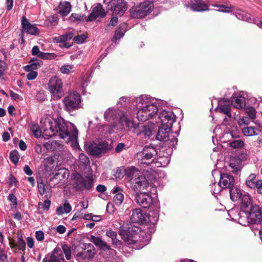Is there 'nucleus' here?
Returning <instances> with one entry per match:
<instances>
[{
  "label": "nucleus",
  "instance_id": "nucleus-53",
  "mask_svg": "<svg viewBox=\"0 0 262 262\" xmlns=\"http://www.w3.org/2000/svg\"><path fill=\"white\" fill-rule=\"evenodd\" d=\"M86 38V36L84 34L78 35L74 37V40L77 43H82Z\"/></svg>",
  "mask_w": 262,
  "mask_h": 262
},
{
  "label": "nucleus",
  "instance_id": "nucleus-37",
  "mask_svg": "<svg viewBox=\"0 0 262 262\" xmlns=\"http://www.w3.org/2000/svg\"><path fill=\"white\" fill-rule=\"evenodd\" d=\"M92 242L97 246L99 247L100 249L105 250L110 249L109 246L102 241L100 238L98 237H95L92 236Z\"/></svg>",
  "mask_w": 262,
  "mask_h": 262
},
{
  "label": "nucleus",
  "instance_id": "nucleus-22",
  "mask_svg": "<svg viewBox=\"0 0 262 262\" xmlns=\"http://www.w3.org/2000/svg\"><path fill=\"white\" fill-rule=\"evenodd\" d=\"M136 103L138 108H142L143 106H147L155 101L159 102V100L155 99L154 98L147 95H141L136 98Z\"/></svg>",
  "mask_w": 262,
  "mask_h": 262
},
{
  "label": "nucleus",
  "instance_id": "nucleus-11",
  "mask_svg": "<svg viewBox=\"0 0 262 262\" xmlns=\"http://www.w3.org/2000/svg\"><path fill=\"white\" fill-rule=\"evenodd\" d=\"M238 215L239 216L237 219L238 222L243 226H246L249 223L262 225V214L259 213L258 214L252 213L248 216L247 213L245 211H243L240 212Z\"/></svg>",
  "mask_w": 262,
  "mask_h": 262
},
{
  "label": "nucleus",
  "instance_id": "nucleus-40",
  "mask_svg": "<svg viewBox=\"0 0 262 262\" xmlns=\"http://www.w3.org/2000/svg\"><path fill=\"white\" fill-rule=\"evenodd\" d=\"M140 174L138 169L134 167H128L125 170V175L132 178L131 179L138 177Z\"/></svg>",
  "mask_w": 262,
  "mask_h": 262
},
{
  "label": "nucleus",
  "instance_id": "nucleus-39",
  "mask_svg": "<svg viewBox=\"0 0 262 262\" xmlns=\"http://www.w3.org/2000/svg\"><path fill=\"white\" fill-rule=\"evenodd\" d=\"M243 194L241 190L237 188L233 187L230 189V198L234 202L239 200Z\"/></svg>",
  "mask_w": 262,
  "mask_h": 262
},
{
  "label": "nucleus",
  "instance_id": "nucleus-57",
  "mask_svg": "<svg viewBox=\"0 0 262 262\" xmlns=\"http://www.w3.org/2000/svg\"><path fill=\"white\" fill-rule=\"evenodd\" d=\"M28 72L29 73L27 75V78L28 80H32L35 79L36 78L37 76V72L32 70Z\"/></svg>",
  "mask_w": 262,
  "mask_h": 262
},
{
  "label": "nucleus",
  "instance_id": "nucleus-60",
  "mask_svg": "<svg viewBox=\"0 0 262 262\" xmlns=\"http://www.w3.org/2000/svg\"><path fill=\"white\" fill-rule=\"evenodd\" d=\"M38 187L40 194L42 195L43 194H45L46 191L45 186L44 184L42 183H40L39 184H38Z\"/></svg>",
  "mask_w": 262,
  "mask_h": 262
},
{
  "label": "nucleus",
  "instance_id": "nucleus-2",
  "mask_svg": "<svg viewBox=\"0 0 262 262\" xmlns=\"http://www.w3.org/2000/svg\"><path fill=\"white\" fill-rule=\"evenodd\" d=\"M44 130H50L52 135L58 134L60 138L66 142H71L74 148L78 146L77 141L78 130L74 125L66 121L62 118L58 117L56 119L46 118L44 120Z\"/></svg>",
  "mask_w": 262,
  "mask_h": 262
},
{
  "label": "nucleus",
  "instance_id": "nucleus-43",
  "mask_svg": "<svg viewBox=\"0 0 262 262\" xmlns=\"http://www.w3.org/2000/svg\"><path fill=\"white\" fill-rule=\"evenodd\" d=\"M79 161L80 165L85 167H86L90 163L89 158L83 153L79 154Z\"/></svg>",
  "mask_w": 262,
  "mask_h": 262
},
{
  "label": "nucleus",
  "instance_id": "nucleus-34",
  "mask_svg": "<svg viewBox=\"0 0 262 262\" xmlns=\"http://www.w3.org/2000/svg\"><path fill=\"white\" fill-rule=\"evenodd\" d=\"M71 6L68 2H61L59 5V13L62 16H67L71 11Z\"/></svg>",
  "mask_w": 262,
  "mask_h": 262
},
{
  "label": "nucleus",
  "instance_id": "nucleus-21",
  "mask_svg": "<svg viewBox=\"0 0 262 262\" xmlns=\"http://www.w3.org/2000/svg\"><path fill=\"white\" fill-rule=\"evenodd\" d=\"M222 188H232L234 183V179L232 176L228 173H222L219 182Z\"/></svg>",
  "mask_w": 262,
  "mask_h": 262
},
{
  "label": "nucleus",
  "instance_id": "nucleus-59",
  "mask_svg": "<svg viewBox=\"0 0 262 262\" xmlns=\"http://www.w3.org/2000/svg\"><path fill=\"white\" fill-rule=\"evenodd\" d=\"M35 237L38 241L43 240L45 236L44 233L42 231H37L35 233Z\"/></svg>",
  "mask_w": 262,
  "mask_h": 262
},
{
  "label": "nucleus",
  "instance_id": "nucleus-54",
  "mask_svg": "<svg viewBox=\"0 0 262 262\" xmlns=\"http://www.w3.org/2000/svg\"><path fill=\"white\" fill-rule=\"evenodd\" d=\"M72 69L73 66L72 65H64L60 68V71L63 74H68Z\"/></svg>",
  "mask_w": 262,
  "mask_h": 262
},
{
  "label": "nucleus",
  "instance_id": "nucleus-52",
  "mask_svg": "<svg viewBox=\"0 0 262 262\" xmlns=\"http://www.w3.org/2000/svg\"><path fill=\"white\" fill-rule=\"evenodd\" d=\"M39 206L42 207L44 210H48L49 209L51 205V201L49 199L45 200L43 203L39 202L38 203Z\"/></svg>",
  "mask_w": 262,
  "mask_h": 262
},
{
  "label": "nucleus",
  "instance_id": "nucleus-35",
  "mask_svg": "<svg viewBox=\"0 0 262 262\" xmlns=\"http://www.w3.org/2000/svg\"><path fill=\"white\" fill-rule=\"evenodd\" d=\"M242 133L245 136H253L258 135L260 133V130L255 127L248 126L242 129Z\"/></svg>",
  "mask_w": 262,
  "mask_h": 262
},
{
  "label": "nucleus",
  "instance_id": "nucleus-62",
  "mask_svg": "<svg viewBox=\"0 0 262 262\" xmlns=\"http://www.w3.org/2000/svg\"><path fill=\"white\" fill-rule=\"evenodd\" d=\"M9 200L13 203L14 205H17V199L16 197L12 193H11L8 196Z\"/></svg>",
  "mask_w": 262,
  "mask_h": 262
},
{
  "label": "nucleus",
  "instance_id": "nucleus-50",
  "mask_svg": "<svg viewBox=\"0 0 262 262\" xmlns=\"http://www.w3.org/2000/svg\"><path fill=\"white\" fill-rule=\"evenodd\" d=\"M237 123L239 125L242 126L245 125H248L250 123V118L247 116H243L237 119Z\"/></svg>",
  "mask_w": 262,
  "mask_h": 262
},
{
  "label": "nucleus",
  "instance_id": "nucleus-31",
  "mask_svg": "<svg viewBox=\"0 0 262 262\" xmlns=\"http://www.w3.org/2000/svg\"><path fill=\"white\" fill-rule=\"evenodd\" d=\"M42 63V62L41 60H38L36 58H32L29 62V64L24 67V70L26 72H29L32 70H34L37 69L41 67Z\"/></svg>",
  "mask_w": 262,
  "mask_h": 262
},
{
  "label": "nucleus",
  "instance_id": "nucleus-1",
  "mask_svg": "<svg viewBox=\"0 0 262 262\" xmlns=\"http://www.w3.org/2000/svg\"><path fill=\"white\" fill-rule=\"evenodd\" d=\"M104 117L108 122L113 121L112 128H110L108 125L104 126V129L107 130L109 134L114 132L113 128L117 126V123L121 124L122 126L125 125L128 130H132L138 136L143 135L145 136L149 137L152 135L155 128V124L150 121L146 124L136 123L134 121L128 119L121 111L114 108H109L106 110L104 114Z\"/></svg>",
  "mask_w": 262,
  "mask_h": 262
},
{
  "label": "nucleus",
  "instance_id": "nucleus-18",
  "mask_svg": "<svg viewBox=\"0 0 262 262\" xmlns=\"http://www.w3.org/2000/svg\"><path fill=\"white\" fill-rule=\"evenodd\" d=\"M147 215L139 208L135 209L132 211L130 215V221L134 223L141 224L146 220Z\"/></svg>",
  "mask_w": 262,
  "mask_h": 262
},
{
  "label": "nucleus",
  "instance_id": "nucleus-17",
  "mask_svg": "<svg viewBox=\"0 0 262 262\" xmlns=\"http://www.w3.org/2000/svg\"><path fill=\"white\" fill-rule=\"evenodd\" d=\"M108 149V145L104 142L99 144L91 143L88 147L89 152L93 156H98Z\"/></svg>",
  "mask_w": 262,
  "mask_h": 262
},
{
  "label": "nucleus",
  "instance_id": "nucleus-46",
  "mask_svg": "<svg viewBox=\"0 0 262 262\" xmlns=\"http://www.w3.org/2000/svg\"><path fill=\"white\" fill-rule=\"evenodd\" d=\"M61 251H62V255H63V253L64 254L65 256L67 259H70L71 256V251L67 245H64L62 246V249L59 248Z\"/></svg>",
  "mask_w": 262,
  "mask_h": 262
},
{
  "label": "nucleus",
  "instance_id": "nucleus-44",
  "mask_svg": "<svg viewBox=\"0 0 262 262\" xmlns=\"http://www.w3.org/2000/svg\"><path fill=\"white\" fill-rule=\"evenodd\" d=\"M17 249L23 251L26 249V243L23 238L22 235H19L17 238Z\"/></svg>",
  "mask_w": 262,
  "mask_h": 262
},
{
  "label": "nucleus",
  "instance_id": "nucleus-8",
  "mask_svg": "<svg viewBox=\"0 0 262 262\" xmlns=\"http://www.w3.org/2000/svg\"><path fill=\"white\" fill-rule=\"evenodd\" d=\"M157 154L158 152L154 147L145 146L141 152L137 154V158L141 164L154 165Z\"/></svg>",
  "mask_w": 262,
  "mask_h": 262
},
{
  "label": "nucleus",
  "instance_id": "nucleus-14",
  "mask_svg": "<svg viewBox=\"0 0 262 262\" xmlns=\"http://www.w3.org/2000/svg\"><path fill=\"white\" fill-rule=\"evenodd\" d=\"M125 0H112L108 6L114 15H122L126 10Z\"/></svg>",
  "mask_w": 262,
  "mask_h": 262
},
{
  "label": "nucleus",
  "instance_id": "nucleus-15",
  "mask_svg": "<svg viewBox=\"0 0 262 262\" xmlns=\"http://www.w3.org/2000/svg\"><path fill=\"white\" fill-rule=\"evenodd\" d=\"M216 111L227 116L224 119L223 123L226 125V123L232 117L231 113V105L229 102L221 100L219 101Z\"/></svg>",
  "mask_w": 262,
  "mask_h": 262
},
{
  "label": "nucleus",
  "instance_id": "nucleus-19",
  "mask_svg": "<svg viewBox=\"0 0 262 262\" xmlns=\"http://www.w3.org/2000/svg\"><path fill=\"white\" fill-rule=\"evenodd\" d=\"M95 248L91 244H86L84 249L78 254V256L83 260L88 261L93 258L95 255Z\"/></svg>",
  "mask_w": 262,
  "mask_h": 262
},
{
  "label": "nucleus",
  "instance_id": "nucleus-48",
  "mask_svg": "<svg viewBox=\"0 0 262 262\" xmlns=\"http://www.w3.org/2000/svg\"><path fill=\"white\" fill-rule=\"evenodd\" d=\"M10 159L14 164H17L19 160L18 152L15 150L11 151L10 153Z\"/></svg>",
  "mask_w": 262,
  "mask_h": 262
},
{
  "label": "nucleus",
  "instance_id": "nucleus-42",
  "mask_svg": "<svg viewBox=\"0 0 262 262\" xmlns=\"http://www.w3.org/2000/svg\"><path fill=\"white\" fill-rule=\"evenodd\" d=\"M106 235L111 238L113 244L120 245V242L116 238L117 233L116 232L108 230L106 232Z\"/></svg>",
  "mask_w": 262,
  "mask_h": 262
},
{
  "label": "nucleus",
  "instance_id": "nucleus-47",
  "mask_svg": "<svg viewBox=\"0 0 262 262\" xmlns=\"http://www.w3.org/2000/svg\"><path fill=\"white\" fill-rule=\"evenodd\" d=\"M236 17L239 19H242L245 21H250L251 19V15L245 12H241L236 15Z\"/></svg>",
  "mask_w": 262,
  "mask_h": 262
},
{
  "label": "nucleus",
  "instance_id": "nucleus-6",
  "mask_svg": "<svg viewBox=\"0 0 262 262\" xmlns=\"http://www.w3.org/2000/svg\"><path fill=\"white\" fill-rule=\"evenodd\" d=\"M160 103H162V101L161 100H159V102L155 101L147 106H143L142 108L138 110L137 113V118L138 120L145 121L156 116L160 110Z\"/></svg>",
  "mask_w": 262,
  "mask_h": 262
},
{
  "label": "nucleus",
  "instance_id": "nucleus-49",
  "mask_svg": "<svg viewBox=\"0 0 262 262\" xmlns=\"http://www.w3.org/2000/svg\"><path fill=\"white\" fill-rule=\"evenodd\" d=\"M246 112V113L248 114L250 119H255L256 112L254 107H249L247 108Z\"/></svg>",
  "mask_w": 262,
  "mask_h": 262
},
{
  "label": "nucleus",
  "instance_id": "nucleus-41",
  "mask_svg": "<svg viewBox=\"0 0 262 262\" xmlns=\"http://www.w3.org/2000/svg\"><path fill=\"white\" fill-rule=\"evenodd\" d=\"M30 129L32 131L34 136L36 138H39L41 136V131L39 126L37 124H32L30 126Z\"/></svg>",
  "mask_w": 262,
  "mask_h": 262
},
{
  "label": "nucleus",
  "instance_id": "nucleus-20",
  "mask_svg": "<svg viewBox=\"0 0 262 262\" xmlns=\"http://www.w3.org/2000/svg\"><path fill=\"white\" fill-rule=\"evenodd\" d=\"M105 15V12L102 6L100 4H97L92 9V12L89 15L86 19V21H92L98 17H103Z\"/></svg>",
  "mask_w": 262,
  "mask_h": 262
},
{
  "label": "nucleus",
  "instance_id": "nucleus-3",
  "mask_svg": "<svg viewBox=\"0 0 262 262\" xmlns=\"http://www.w3.org/2000/svg\"><path fill=\"white\" fill-rule=\"evenodd\" d=\"M131 181L135 190L140 191L146 190L152 193L156 192V178L153 176H150L147 180L145 176L140 174L138 177L131 179Z\"/></svg>",
  "mask_w": 262,
  "mask_h": 262
},
{
  "label": "nucleus",
  "instance_id": "nucleus-30",
  "mask_svg": "<svg viewBox=\"0 0 262 262\" xmlns=\"http://www.w3.org/2000/svg\"><path fill=\"white\" fill-rule=\"evenodd\" d=\"M229 166L232 172L236 173L241 169V160L237 157H232L230 160Z\"/></svg>",
  "mask_w": 262,
  "mask_h": 262
},
{
  "label": "nucleus",
  "instance_id": "nucleus-10",
  "mask_svg": "<svg viewBox=\"0 0 262 262\" xmlns=\"http://www.w3.org/2000/svg\"><path fill=\"white\" fill-rule=\"evenodd\" d=\"M63 103L65 109L69 112L77 109L80 106V96L75 91L70 92L63 98Z\"/></svg>",
  "mask_w": 262,
  "mask_h": 262
},
{
  "label": "nucleus",
  "instance_id": "nucleus-4",
  "mask_svg": "<svg viewBox=\"0 0 262 262\" xmlns=\"http://www.w3.org/2000/svg\"><path fill=\"white\" fill-rule=\"evenodd\" d=\"M240 137L239 132L235 126L227 127L226 132L223 136L224 142H227L229 146L232 148H239L243 147L245 143L244 141L238 139Z\"/></svg>",
  "mask_w": 262,
  "mask_h": 262
},
{
  "label": "nucleus",
  "instance_id": "nucleus-64",
  "mask_svg": "<svg viewBox=\"0 0 262 262\" xmlns=\"http://www.w3.org/2000/svg\"><path fill=\"white\" fill-rule=\"evenodd\" d=\"M66 228L63 225H59L57 227L56 231L60 234H63L66 232Z\"/></svg>",
  "mask_w": 262,
  "mask_h": 262
},
{
  "label": "nucleus",
  "instance_id": "nucleus-12",
  "mask_svg": "<svg viewBox=\"0 0 262 262\" xmlns=\"http://www.w3.org/2000/svg\"><path fill=\"white\" fill-rule=\"evenodd\" d=\"M159 121L158 123H161V125L171 126L175 121V115L172 112L162 110L160 108L158 115Z\"/></svg>",
  "mask_w": 262,
  "mask_h": 262
},
{
  "label": "nucleus",
  "instance_id": "nucleus-7",
  "mask_svg": "<svg viewBox=\"0 0 262 262\" xmlns=\"http://www.w3.org/2000/svg\"><path fill=\"white\" fill-rule=\"evenodd\" d=\"M72 186L77 191L90 190L94 186L93 179L91 177H83L76 173L73 175Z\"/></svg>",
  "mask_w": 262,
  "mask_h": 262
},
{
  "label": "nucleus",
  "instance_id": "nucleus-32",
  "mask_svg": "<svg viewBox=\"0 0 262 262\" xmlns=\"http://www.w3.org/2000/svg\"><path fill=\"white\" fill-rule=\"evenodd\" d=\"M61 252L59 248H55L49 260V262H64L63 255H62Z\"/></svg>",
  "mask_w": 262,
  "mask_h": 262
},
{
  "label": "nucleus",
  "instance_id": "nucleus-23",
  "mask_svg": "<svg viewBox=\"0 0 262 262\" xmlns=\"http://www.w3.org/2000/svg\"><path fill=\"white\" fill-rule=\"evenodd\" d=\"M171 126L161 125L156 136L158 140L166 142L169 139V135L171 129Z\"/></svg>",
  "mask_w": 262,
  "mask_h": 262
},
{
  "label": "nucleus",
  "instance_id": "nucleus-55",
  "mask_svg": "<svg viewBox=\"0 0 262 262\" xmlns=\"http://www.w3.org/2000/svg\"><path fill=\"white\" fill-rule=\"evenodd\" d=\"M70 21L75 22L83 20V16L78 14H72L69 18Z\"/></svg>",
  "mask_w": 262,
  "mask_h": 262
},
{
  "label": "nucleus",
  "instance_id": "nucleus-58",
  "mask_svg": "<svg viewBox=\"0 0 262 262\" xmlns=\"http://www.w3.org/2000/svg\"><path fill=\"white\" fill-rule=\"evenodd\" d=\"M221 188L222 186H220L219 185V183L217 184V185H215L214 184L213 186H212L211 189L212 191V194L214 195L215 194H217L221 191Z\"/></svg>",
  "mask_w": 262,
  "mask_h": 262
},
{
  "label": "nucleus",
  "instance_id": "nucleus-13",
  "mask_svg": "<svg viewBox=\"0 0 262 262\" xmlns=\"http://www.w3.org/2000/svg\"><path fill=\"white\" fill-rule=\"evenodd\" d=\"M139 229L135 227H129L127 231L120 230V235L122 238L128 244H133L137 241L138 235V230Z\"/></svg>",
  "mask_w": 262,
  "mask_h": 262
},
{
  "label": "nucleus",
  "instance_id": "nucleus-51",
  "mask_svg": "<svg viewBox=\"0 0 262 262\" xmlns=\"http://www.w3.org/2000/svg\"><path fill=\"white\" fill-rule=\"evenodd\" d=\"M258 179H256V175L254 173L250 174L248 177L246 184L247 186L250 188V183L252 182L254 184H255V181H257Z\"/></svg>",
  "mask_w": 262,
  "mask_h": 262
},
{
  "label": "nucleus",
  "instance_id": "nucleus-26",
  "mask_svg": "<svg viewBox=\"0 0 262 262\" xmlns=\"http://www.w3.org/2000/svg\"><path fill=\"white\" fill-rule=\"evenodd\" d=\"M74 34L71 32H66V33L55 37L53 38V42L55 43L60 42L63 43V46L67 48H69L70 45H68L66 42L69 40H70L73 37Z\"/></svg>",
  "mask_w": 262,
  "mask_h": 262
},
{
  "label": "nucleus",
  "instance_id": "nucleus-29",
  "mask_svg": "<svg viewBox=\"0 0 262 262\" xmlns=\"http://www.w3.org/2000/svg\"><path fill=\"white\" fill-rule=\"evenodd\" d=\"M122 189L119 186H116L113 191V193L115 194L113 198L114 203L117 205H120L124 200V195L122 193Z\"/></svg>",
  "mask_w": 262,
  "mask_h": 262
},
{
  "label": "nucleus",
  "instance_id": "nucleus-5",
  "mask_svg": "<svg viewBox=\"0 0 262 262\" xmlns=\"http://www.w3.org/2000/svg\"><path fill=\"white\" fill-rule=\"evenodd\" d=\"M154 8L152 1H145L132 7L129 10L130 14L134 18H143L151 13Z\"/></svg>",
  "mask_w": 262,
  "mask_h": 262
},
{
  "label": "nucleus",
  "instance_id": "nucleus-63",
  "mask_svg": "<svg viewBox=\"0 0 262 262\" xmlns=\"http://www.w3.org/2000/svg\"><path fill=\"white\" fill-rule=\"evenodd\" d=\"M60 173L62 174V177L63 178H65L66 177H68L69 174V172L67 170H65L64 169H60L59 170V172H58L57 174H59Z\"/></svg>",
  "mask_w": 262,
  "mask_h": 262
},
{
  "label": "nucleus",
  "instance_id": "nucleus-61",
  "mask_svg": "<svg viewBox=\"0 0 262 262\" xmlns=\"http://www.w3.org/2000/svg\"><path fill=\"white\" fill-rule=\"evenodd\" d=\"M125 145L124 143H120L118 144L115 148V151L117 152H121L125 147Z\"/></svg>",
  "mask_w": 262,
  "mask_h": 262
},
{
  "label": "nucleus",
  "instance_id": "nucleus-45",
  "mask_svg": "<svg viewBox=\"0 0 262 262\" xmlns=\"http://www.w3.org/2000/svg\"><path fill=\"white\" fill-rule=\"evenodd\" d=\"M250 185H251L250 188L256 189L258 193L262 194V180H258L255 181V184L251 182Z\"/></svg>",
  "mask_w": 262,
  "mask_h": 262
},
{
  "label": "nucleus",
  "instance_id": "nucleus-28",
  "mask_svg": "<svg viewBox=\"0 0 262 262\" xmlns=\"http://www.w3.org/2000/svg\"><path fill=\"white\" fill-rule=\"evenodd\" d=\"M126 24L123 23L120 24L116 29L115 34L112 38V41L117 42V40H119L124 36L126 29Z\"/></svg>",
  "mask_w": 262,
  "mask_h": 262
},
{
  "label": "nucleus",
  "instance_id": "nucleus-56",
  "mask_svg": "<svg viewBox=\"0 0 262 262\" xmlns=\"http://www.w3.org/2000/svg\"><path fill=\"white\" fill-rule=\"evenodd\" d=\"M219 7V11L223 12H229L233 10L232 6H226L224 5H220L218 6Z\"/></svg>",
  "mask_w": 262,
  "mask_h": 262
},
{
  "label": "nucleus",
  "instance_id": "nucleus-33",
  "mask_svg": "<svg viewBox=\"0 0 262 262\" xmlns=\"http://www.w3.org/2000/svg\"><path fill=\"white\" fill-rule=\"evenodd\" d=\"M170 162V158L168 156H161L156 158L154 161V165L152 166L160 167H165L168 165Z\"/></svg>",
  "mask_w": 262,
  "mask_h": 262
},
{
  "label": "nucleus",
  "instance_id": "nucleus-27",
  "mask_svg": "<svg viewBox=\"0 0 262 262\" xmlns=\"http://www.w3.org/2000/svg\"><path fill=\"white\" fill-rule=\"evenodd\" d=\"M233 106L239 110H243L246 106L245 97L241 95H234L232 98Z\"/></svg>",
  "mask_w": 262,
  "mask_h": 262
},
{
  "label": "nucleus",
  "instance_id": "nucleus-9",
  "mask_svg": "<svg viewBox=\"0 0 262 262\" xmlns=\"http://www.w3.org/2000/svg\"><path fill=\"white\" fill-rule=\"evenodd\" d=\"M49 90L54 99H59L63 95V83L57 77H52L48 83Z\"/></svg>",
  "mask_w": 262,
  "mask_h": 262
},
{
  "label": "nucleus",
  "instance_id": "nucleus-25",
  "mask_svg": "<svg viewBox=\"0 0 262 262\" xmlns=\"http://www.w3.org/2000/svg\"><path fill=\"white\" fill-rule=\"evenodd\" d=\"M21 25L24 31L31 35H35L38 33V29L34 25L30 24L25 16L21 19Z\"/></svg>",
  "mask_w": 262,
  "mask_h": 262
},
{
  "label": "nucleus",
  "instance_id": "nucleus-24",
  "mask_svg": "<svg viewBox=\"0 0 262 262\" xmlns=\"http://www.w3.org/2000/svg\"><path fill=\"white\" fill-rule=\"evenodd\" d=\"M32 54L34 56H37L38 57L42 59H53L56 57V55L55 53H44L40 51L39 47L35 46L32 49Z\"/></svg>",
  "mask_w": 262,
  "mask_h": 262
},
{
  "label": "nucleus",
  "instance_id": "nucleus-36",
  "mask_svg": "<svg viewBox=\"0 0 262 262\" xmlns=\"http://www.w3.org/2000/svg\"><path fill=\"white\" fill-rule=\"evenodd\" d=\"M72 207L70 203L66 201L62 206L58 207L56 210V214L58 215H62L64 213H68L71 212Z\"/></svg>",
  "mask_w": 262,
  "mask_h": 262
},
{
  "label": "nucleus",
  "instance_id": "nucleus-38",
  "mask_svg": "<svg viewBox=\"0 0 262 262\" xmlns=\"http://www.w3.org/2000/svg\"><path fill=\"white\" fill-rule=\"evenodd\" d=\"M241 207L243 209L248 208L252 204V200L248 194L244 193L241 199Z\"/></svg>",
  "mask_w": 262,
  "mask_h": 262
},
{
  "label": "nucleus",
  "instance_id": "nucleus-16",
  "mask_svg": "<svg viewBox=\"0 0 262 262\" xmlns=\"http://www.w3.org/2000/svg\"><path fill=\"white\" fill-rule=\"evenodd\" d=\"M135 200L140 206L145 208L149 207L153 203L152 197L146 192L137 193Z\"/></svg>",
  "mask_w": 262,
  "mask_h": 262
}]
</instances>
